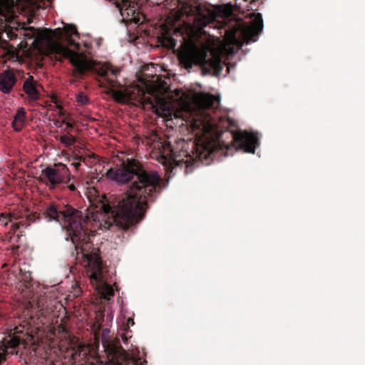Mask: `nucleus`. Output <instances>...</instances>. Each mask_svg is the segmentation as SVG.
Returning a JSON list of instances; mask_svg holds the SVG:
<instances>
[{"label": "nucleus", "mask_w": 365, "mask_h": 365, "mask_svg": "<svg viewBox=\"0 0 365 365\" xmlns=\"http://www.w3.org/2000/svg\"><path fill=\"white\" fill-rule=\"evenodd\" d=\"M43 300V297L41 296L37 301V307L41 312L42 314H46L51 310V307H50L47 302H46V304H44Z\"/></svg>", "instance_id": "obj_19"}, {"label": "nucleus", "mask_w": 365, "mask_h": 365, "mask_svg": "<svg viewBox=\"0 0 365 365\" xmlns=\"http://www.w3.org/2000/svg\"><path fill=\"white\" fill-rule=\"evenodd\" d=\"M263 20L262 15L257 14L252 24L250 26L241 29L235 26L229 30L225 31V41L229 45H237L240 43L239 36L242 37L247 43L255 41V37L262 31Z\"/></svg>", "instance_id": "obj_9"}, {"label": "nucleus", "mask_w": 365, "mask_h": 365, "mask_svg": "<svg viewBox=\"0 0 365 365\" xmlns=\"http://www.w3.org/2000/svg\"><path fill=\"white\" fill-rule=\"evenodd\" d=\"M66 129H72L73 128V124L69 122L66 123Z\"/></svg>", "instance_id": "obj_26"}, {"label": "nucleus", "mask_w": 365, "mask_h": 365, "mask_svg": "<svg viewBox=\"0 0 365 365\" xmlns=\"http://www.w3.org/2000/svg\"><path fill=\"white\" fill-rule=\"evenodd\" d=\"M134 324V321L131 318H128L127 320V326L129 327L130 326H133Z\"/></svg>", "instance_id": "obj_25"}, {"label": "nucleus", "mask_w": 365, "mask_h": 365, "mask_svg": "<svg viewBox=\"0 0 365 365\" xmlns=\"http://www.w3.org/2000/svg\"><path fill=\"white\" fill-rule=\"evenodd\" d=\"M24 341V339L16 335H9L8 338L0 341V365L6 361L7 354H13L14 349Z\"/></svg>", "instance_id": "obj_12"}, {"label": "nucleus", "mask_w": 365, "mask_h": 365, "mask_svg": "<svg viewBox=\"0 0 365 365\" xmlns=\"http://www.w3.org/2000/svg\"><path fill=\"white\" fill-rule=\"evenodd\" d=\"M195 103L197 108L192 125L193 129L198 130L202 134H196L195 140L192 144V155L184 153L186 159H180L170 143H168L160 155L163 163H169L172 168L184 167L185 173L188 174L192 171L195 165L201 163L207 165L214 158L222 154L227 155V150L233 145L245 153H255L259 144V139L255 133L247 131L232 132L231 144L221 140L220 135L216 138L208 135L209 133L218 130L220 127L218 118L212 115L220 103L217 97L212 94L200 93L195 96Z\"/></svg>", "instance_id": "obj_2"}, {"label": "nucleus", "mask_w": 365, "mask_h": 365, "mask_svg": "<svg viewBox=\"0 0 365 365\" xmlns=\"http://www.w3.org/2000/svg\"><path fill=\"white\" fill-rule=\"evenodd\" d=\"M16 81L17 78L13 70L6 69L0 73V91L9 93Z\"/></svg>", "instance_id": "obj_13"}, {"label": "nucleus", "mask_w": 365, "mask_h": 365, "mask_svg": "<svg viewBox=\"0 0 365 365\" xmlns=\"http://www.w3.org/2000/svg\"><path fill=\"white\" fill-rule=\"evenodd\" d=\"M76 159L78 160V162H73L71 165H73L75 167V168L76 170L78 169L79 166L81 165V161H85L86 158L83 157V156H78V157H76Z\"/></svg>", "instance_id": "obj_23"}, {"label": "nucleus", "mask_w": 365, "mask_h": 365, "mask_svg": "<svg viewBox=\"0 0 365 365\" xmlns=\"http://www.w3.org/2000/svg\"><path fill=\"white\" fill-rule=\"evenodd\" d=\"M59 140L61 143H63L66 147L69 148L72 146L76 141V138L75 136L66 134L61 135L59 138Z\"/></svg>", "instance_id": "obj_17"}, {"label": "nucleus", "mask_w": 365, "mask_h": 365, "mask_svg": "<svg viewBox=\"0 0 365 365\" xmlns=\"http://www.w3.org/2000/svg\"><path fill=\"white\" fill-rule=\"evenodd\" d=\"M106 175L119 184L130 183L129 188L120 198L103 195L96 206L97 214H93V221L101 230L116 227L127 230L143 219L148 203L162 189V180L157 172L146 170L133 158L110 168Z\"/></svg>", "instance_id": "obj_1"}, {"label": "nucleus", "mask_w": 365, "mask_h": 365, "mask_svg": "<svg viewBox=\"0 0 365 365\" xmlns=\"http://www.w3.org/2000/svg\"><path fill=\"white\" fill-rule=\"evenodd\" d=\"M70 178H74L68 167L63 163L47 166L41 170L38 180L46 185L49 190L61 188L63 182H68Z\"/></svg>", "instance_id": "obj_8"}, {"label": "nucleus", "mask_w": 365, "mask_h": 365, "mask_svg": "<svg viewBox=\"0 0 365 365\" xmlns=\"http://www.w3.org/2000/svg\"><path fill=\"white\" fill-rule=\"evenodd\" d=\"M44 53L57 61H63L69 59L71 63L75 68L73 75L78 78L86 74L90 66L76 52L70 49L68 46L57 40L48 38L44 44Z\"/></svg>", "instance_id": "obj_5"}, {"label": "nucleus", "mask_w": 365, "mask_h": 365, "mask_svg": "<svg viewBox=\"0 0 365 365\" xmlns=\"http://www.w3.org/2000/svg\"><path fill=\"white\" fill-rule=\"evenodd\" d=\"M230 14V11L221 7H217L215 10L200 11L195 16L193 26L199 31L210 24L217 21L218 19H225Z\"/></svg>", "instance_id": "obj_11"}, {"label": "nucleus", "mask_w": 365, "mask_h": 365, "mask_svg": "<svg viewBox=\"0 0 365 365\" xmlns=\"http://www.w3.org/2000/svg\"><path fill=\"white\" fill-rule=\"evenodd\" d=\"M103 175L99 177L98 173H93L91 175L90 180L86 182L88 187H91L96 190V184L103 178Z\"/></svg>", "instance_id": "obj_20"}, {"label": "nucleus", "mask_w": 365, "mask_h": 365, "mask_svg": "<svg viewBox=\"0 0 365 365\" xmlns=\"http://www.w3.org/2000/svg\"><path fill=\"white\" fill-rule=\"evenodd\" d=\"M12 4L13 0H0V16H6Z\"/></svg>", "instance_id": "obj_18"}, {"label": "nucleus", "mask_w": 365, "mask_h": 365, "mask_svg": "<svg viewBox=\"0 0 365 365\" xmlns=\"http://www.w3.org/2000/svg\"><path fill=\"white\" fill-rule=\"evenodd\" d=\"M48 220H55L63 225L67 230L68 237L75 246L77 254H82L84 262L88 267L87 274L91 282L97 285V289L101 298L109 300L114 295L113 287L103 280V267L102 260L98 254V250L93 249L90 237L93 235L96 230L89 227L90 218L82 211L74 209L71 206L64 207L59 210L53 205H49L43 212Z\"/></svg>", "instance_id": "obj_3"}, {"label": "nucleus", "mask_w": 365, "mask_h": 365, "mask_svg": "<svg viewBox=\"0 0 365 365\" xmlns=\"http://www.w3.org/2000/svg\"><path fill=\"white\" fill-rule=\"evenodd\" d=\"M178 57L185 68H190L193 65H198L205 74L220 75L223 69L220 56L214 53L209 56L205 46H198L192 41L182 44Z\"/></svg>", "instance_id": "obj_4"}, {"label": "nucleus", "mask_w": 365, "mask_h": 365, "mask_svg": "<svg viewBox=\"0 0 365 365\" xmlns=\"http://www.w3.org/2000/svg\"><path fill=\"white\" fill-rule=\"evenodd\" d=\"M120 69L115 68L110 63H105L96 69L97 76L100 79L101 86L110 88L109 93L112 96L115 101L118 103H125L128 100L127 94L125 91L115 90L120 84L117 81V77L120 73Z\"/></svg>", "instance_id": "obj_7"}, {"label": "nucleus", "mask_w": 365, "mask_h": 365, "mask_svg": "<svg viewBox=\"0 0 365 365\" xmlns=\"http://www.w3.org/2000/svg\"><path fill=\"white\" fill-rule=\"evenodd\" d=\"M74 178H70L68 180V182H63V185H62L61 188L67 187L71 192H76L77 190L78 185L75 181L71 182V180H74Z\"/></svg>", "instance_id": "obj_21"}, {"label": "nucleus", "mask_w": 365, "mask_h": 365, "mask_svg": "<svg viewBox=\"0 0 365 365\" xmlns=\"http://www.w3.org/2000/svg\"><path fill=\"white\" fill-rule=\"evenodd\" d=\"M76 101L81 105H86L89 100L86 95L83 93H80L76 96Z\"/></svg>", "instance_id": "obj_22"}, {"label": "nucleus", "mask_w": 365, "mask_h": 365, "mask_svg": "<svg viewBox=\"0 0 365 365\" xmlns=\"http://www.w3.org/2000/svg\"><path fill=\"white\" fill-rule=\"evenodd\" d=\"M64 35L66 36H67V41L70 45L74 46L78 48V46H79L78 44L76 43L74 41V40H73L71 38L72 36H78V37L79 36V34H78V32L77 31L76 26L68 24L64 26L63 31H62L61 29H57L54 31L55 36H63Z\"/></svg>", "instance_id": "obj_14"}, {"label": "nucleus", "mask_w": 365, "mask_h": 365, "mask_svg": "<svg viewBox=\"0 0 365 365\" xmlns=\"http://www.w3.org/2000/svg\"><path fill=\"white\" fill-rule=\"evenodd\" d=\"M5 317V313L3 307L0 304V323L3 321Z\"/></svg>", "instance_id": "obj_24"}, {"label": "nucleus", "mask_w": 365, "mask_h": 365, "mask_svg": "<svg viewBox=\"0 0 365 365\" xmlns=\"http://www.w3.org/2000/svg\"><path fill=\"white\" fill-rule=\"evenodd\" d=\"M39 220V215L36 212H30L29 210L24 208L0 213V225L6 227L11 222V230L13 232L26 228Z\"/></svg>", "instance_id": "obj_10"}, {"label": "nucleus", "mask_w": 365, "mask_h": 365, "mask_svg": "<svg viewBox=\"0 0 365 365\" xmlns=\"http://www.w3.org/2000/svg\"><path fill=\"white\" fill-rule=\"evenodd\" d=\"M26 121V112L24 108H20L17 110L11 123L14 130L20 131L24 126Z\"/></svg>", "instance_id": "obj_16"}, {"label": "nucleus", "mask_w": 365, "mask_h": 365, "mask_svg": "<svg viewBox=\"0 0 365 365\" xmlns=\"http://www.w3.org/2000/svg\"><path fill=\"white\" fill-rule=\"evenodd\" d=\"M110 330L103 329L101 333V342L110 365H144L146 361H139L140 359L130 355L120 345V342L110 339Z\"/></svg>", "instance_id": "obj_6"}, {"label": "nucleus", "mask_w": 365, "mask_h": 365, "mask_svg": "<svg viewBox=\"0 0 365 365\" xmlns=\"http://www.w3.org/2000/svg\"><path fill=\"white\" fill-rule=\"evenodd\" d=\"M36 81L31 76L24 82L23 91L28 96L29 101H34L39 98V92L36 88Z\"/></svg>", "instance_id": "obj_15"}, {"label": "nucleus", "mask_w": 365, "mask_h": 365, "mask_svg": "<svg viewBox=\"0 0 365 365\" xmlns=\"http://www.w3.org/2000/svg\"><path fill=\"white\" fill-rule=\"evenodd\" d=\"M226 123H227V127H228L230 125H231V122L230 121V120H229V119H227V120H226Z\"/></svg>", "instance_id": "obj_27"}]
</instances>
